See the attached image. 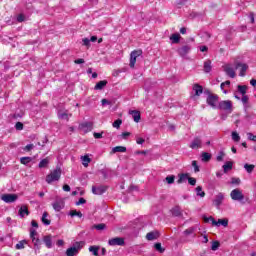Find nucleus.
Masks as SVG:
<instances>
[{
  "mask_svg": "<svg viewBox=\"0 0 256 256\" xmlns=\"http://www.w3.org/2000/svg\"><path fill=\"white\" fill-rule=\"evenodd\" d=\"M61 173L62 170L60 167H57L56 169L52 170L47 176H46V183L51 185V183L55 181H59L61 179Z\"/></svg>",
  "mask_w": 256,
  "mask_h": 256,
  "instance_id": "obj_1",
  "label": "nucleus"
},
{
  "mask_svg": "<svg viewBox=\"0 0 256 256\" xmlns=\"http://www.w3.org/2000/svg\"><path fill=\"white\" fill-rule=\"evenodd\" d=\"M81 249H83V243L76 242L72 247L66 250V255L67 256L79 255V251H81Z\"/></svg>",
  "mask_w": 256,
  "mask_h": 256,
  "instance_id": "obj_2",
  "label": "nucleus"
},
{
  "mask_svg": "<svg viewBox=\"0 0 256 256\" xmlns=\"http://www.w3.org/2000/svg\"><path fill=\"white\" fill-rule=\"evenodd\" d=\"M217 109H220L221 111H228V113H232L233 102H231L230 100L220 101Z\"/></svg>",
  "mask_w": 256,
  "mask_h": 256,
  "instance_id": "obj_3",
  "label": "nucleus"
},
{
  "mask_svg": "<svg viewBox=\"0 0 256 256\" xmlns=\"http://www.w3.org/2000/svg\"><path fill=\"white\" fill-rule=\"evenodd\" d=\"M206 103L212 107V109H217V103H219V96L217 94H209Z\"/></svg>",
  "mask_w": 256,
  "mask_h": 256,
  "instance_id": "obj_4",
  "label": "nucleus"
},
{
  "mask_svg": "<svg viewBox=\"0 0 256 256\" xmlns=\"http://www.w3.org/2000/svg\"><path fill=\"white\" fill-rule=\"evenodd\" d=\"M141 55H143V51L142 50H134L131 52L130 54V67L131 69L135 68V63H137V57H141Z\"/></svg>",
  "mask_w": 256,
  "mask_h": 256,
  "instance_id": "obj_5",
  "label": "nucleus"
},
{
  "mask_svg": "<svg viewBox=\"0 0 256 256\" xmlns=\"http://www.w3.org/2000/svg\"><path fill=\"white\" fill-rule=\"evenodd\" d=\"M230 197L233 201H243L245 199V195H243V192L239 188L232 190Z\"/></svg>",
  "mask_w": 256,
  "mask_h": 256,
  "instance_id": "obj_6",
  "label": "nucleus"
},
{
  "mask_svg": "<svg viewBox=\"0 0 256 256\" xmlns=\"http://www.w3.org/2000/svg\"><path fill=\"white\" fill-rule=\"evenodd\" d=\"M108 245L111 247H123L125 245V239L121 237H115L108 240Z\"/></svg>",
  "mask_w": 256,
  "mask_h": 256,
  "instance_id": "obj_7",
  "label": "nucleus"
},
{
  "mask_svg": "<svg viewBox=\"0 0 256 256\" xmlns=\"http://www.w3.org/2000/svg\"><path fill=\"white\" fill-rule=\"evenodd\" d=\"M223 71L228 77H230V79H235V77L237 76V74L235 73V68H233L231 64H225L223 66Z\"/></svg>",
  "mask_w": 256,
  "mask_h": 256,
  "instance_id": "obj_8",
  "label": "nucleus"
},
{
  "mask_svg": "<svg viewBox=\"0 0 256 256\" xmlns=\"http://www.w3.org/2000/svg\"><path fill=\"white\" fill-rule=\"evenodd\" d=\"M190 149H201V147H203V140L201 139V137H195L190 145H189Z\"/></svg>",
  "mask_w": 256,
  "mask_h": 256,
  "instance_id": "obj_9",
  "label": "nucleus"
},
{
  "mask_svg": "<svg viewBox=\"0 0 256 256\" xmlns=\"http://www.w3.org/2000/svg\"><path fill=\"white\" fill-rule=\"evenodd\" d=\"M17 194H4L1 196L2 201L5 203H15L17 201Z\"/></svg>",
  "mask_w": 256,
  "mask_h": 256,
  "instance_id": "obj_10",
  "label": "nucleus"
},
{
  "mask_svg": "<svg viewBox=\"0 0 256 256\" xmlns=\"http://www.w3.org/2000/svg\"><path fill=\"white\" fill-rule=\"evenodd\" d=\"M52 207L54 211L59 212L65 207V201H63V199H56V201L52 203Z\"/></svg>",
  "mask_w": 256,
  "mask_h": 256,
  "instance_id": "obj_11",
  "label": "nucleus"
},
{
  "mask_svg": "<svg viewBox=\"0 0 256 256\" xmlns=\"http://www.w3.org/2000/svg\"><path fill=\"white\" fill-rule=\"evenodd\" d=\"M105 191H107V186H92V193L94 195H103V193H105Z\"/></svg>",
  "mask_w": 256,
  "mask_h": 256,
  "instance_id": "obj_12",
  "label": "nucleus"
},
{
  "mask_svg": "<svg viewBox=\"0 0 256 256\" xmlns=\"http://www.w3.org/2000/svg\"><path fill=\"white\" fill-rule=\"evenodd\" d=\"M70 117H73V114H69V112L67 110L58 111V119H61L62 121H69Z\"/></svg>",
  "mask_w": 256,
  "mask_h": 256,
  "instance_id": "obj_13",
  "label": "nucleus"
},
{
  "mask_svg": "<svg viewBox=\"0 0 256 256\" xmlns=\"http://www.w3.org/2000/svg\"><path fill=\"white\" fill-rule=\"evenodd\" d=\"M223 199H225V195L223 193H219L218 195H216L213 201V205H215V207L219 209V207H221V204L223 203Z\"/></svg>",
  "mask_w": 256,
  "mask_h": 256,
  "instance_id": "obj_14",
  "label": "nucleus"
},
{
  "mask_svg": "<svg viewBox=\"0 0 256 256\" xmlns=\"http://www.w3.org/2000/svg\"><path fill=\"white\" fill-rule=\"evenodd\" d=\"M189 51H191V46L184 45L178 49V55H180V57H186Z\"/></svg>",
  "mask_w": 256,
  "mask_h": 256,
  "instance_id": "obj_15",
  "label": "nucleus"
},
{
  "mask_svg": "<svg viewBox=\"0 0 256 256\" xmlns=\"http://www.w3.org/2000/svg\"><path fill=\"white\" fill-rule=\"evenodd\" d=\"M192 89L194 91L193 97H200L203 94V86L199 84H194Z\"/></svg>",
  "mask_w": 256,
  "mask_h": 256,
  "instance_id": "obj_16",
  "label": "nucleus"
},
{
  "mask_svg": "<svg viewBox=\"0 0 256 256\" xmlns=\"http://www.w3.org/2000/svg\"><path fill=\"white\" fill-rule=\"evenodd\" d=\"M129 115H132L135 123H139L141 121V112L138 110H130Z\"/></svg>",
  "mask_w": 256,
  "mask_h": 256,
  "instance_id": "obj_17",
  "label": "nucleus"
},
{
  "mask_svg": "<svg viewBox=\"0 0 256 256\" xmlns=\"http://www.w3.org/2000/svg\"><path fill=\"white\" fill-rule=\"evenodd\" d=\"M18 215L23 219V217L29 215V208H27V205H22L18 211Z\"/></svg>",
  "mask_w": 256,
  "mask_h": 256,
  "instance_id": "obj_18",
  "label": "nucleus"
},
{
  "mask_svg": "<svg viewBox=\"0 0 256 256\" xmlns=\"http://www.w3.org/2000/svg\"><path fill=\"white\" fill-rule=\"evenodd\" d=\"M80 127H81V129H83V131H84L85 133H89V131H92V129H93V123H91V122H85V123H82V124L80 125Z\"/></svg>",
  "mask_w": 256,
  "mask_h": 256,
  "instance_id": "obj_19",
  "label": "nucleus"
},
{
  "mask_svg": "<svg viewBox=\"0 0 256 256\" xmlns=\"http://www.w3.org/2000/svg\"><path fill=\"white\" fill-rule=\"evenodd\" d=\"M105 87H107V80H102L95 85L94 89L95 91H102Z\"/></svg>",
  "mask_w": 256,
  "mask_h": 256,
  "instance_id": "obj_20",
  "label": "nucleus"
},
{
  "mask_svg": "<svg viewBox=\"0 0 256 256\" xmlns=\"http://www.w3.org/2000/svg\"><path fill=\"white\" fill-rule=\"evenodd\" d=\"M239 67H241L240 69V77H245V73H247V65L246 64H241V63H238L236 65V69H239Z\"/></svg>",
  "mask_w": 256,
  "mask_h": 256,
  "instance_id": "obj_21",
  "label": "nucleus"
},
{
  "mask_svg": "<svg viewBox=\"0 0 256 256\" xmlns=\"http://www.w3.org/2000/svg\"><path fill=\"white\" fill-rule=\"evenodd\" d=\"M159 237V232L155 231V232H149L146 235V239L148 241H155V239H157Z\"/></svg>",
  "mask_w": 256,
  "mask_h": 256,
  "instance_id": "obj_22",
  "label": "nucleus"
},
{
  "mask_svg": "<svg viewBox=\"0 0 256 256\" xmlns=\"http://www.w3.org/2000/svg\"><path fill=\"white\" fill-rule=\"evenodd\" d=\"M227 227V225H229V220L227 219H218V221H216V224H214V227Z\"/></svg>",
  "mask_w": 256,
  "mask_h": 256,
  "instance_id": "obj_23",
  "label": "nucleus"
},
{
  "mask_svg": "<svg viewBox=\"0 0 256 256\" xmlns=\"http://www.w3.org/2000/svg\"><path fill=\"white\" fill-rule=\"evenodd\" d=\"M185 181H189V175L188 174H179L177 183L181 185V183H185Z\"/></svg>",
  "mask_w": 256,
  "mask_h": 256,
  "instance_id": "obj_24",
  "label": "nucleus"
},
{
  "mask_svg": "<svg viewBox=\"0 0 256 256\" xmlns=\"http://www.w3.org/2000/svg\"><path fill=\"white\" fill-rule=\"evenodd\" d=\"M201 161H203V163H209V161H211V154L209 152H202Z\"/></svg>",
  "mask_w": 256,
  "mask_h": 256,
  "instance_id": "obj_25",
  "label": "nucleus"
},
{
  "mask_svg": "<svg viewBox=\"0 0 256 256\" xmlns=\"http://www.w3.org/2000/svg\"><path fill=\"white\" fill-rule=\"evenodd\" d=\"M171 212L174 217H181V215H183V213L181 212V207L179 206H175L174 208H172Z\"/></svg>",
  "mask_w": 256,
  "mask_h": 256,
  "instance_id": "obj_26",
  "label": "nucleus"
},
{
  "mask_svg": "<svg viewBox=\"0 0 256 256\" xmlns=\"http://www.w3.org/2000/svg\"><path fill=\"white\" fill-rule=\"evenodd\" d=\"M43 241L48 249H51L53 247V242L51 240V236H45Z\"/></svg>",
  "mask_w": 256,
  "mask_h": 256,
  "instance_id": "obj_27",
  "label": "nucleus"
},
{
  "mask_svg": "<svg viewBox=\"0 0 256 256\" xmlns=\"http://www.w3.org/2000/svg\"><path fill=\"white\" fill-rule=\"evenodd\" d=\"M127 151V147L124 146H116L112 149V153H125Z\"/></svg>",
  "mask_w": 256,
  "mask_h": 256,
  "instance_id": "obj_28",
  "label": "nucleus"
},
{
  "mask_svg": "<svg viewBox=\"0 0 256 256\" xmlns=\"http://www.w3.org/2000/svg\"><path fill=\"white\" fill-rule=\"evenodd\" d=\"M81 160H82V165H84V167H89V164L91 163V158H89L88 155L82 156Z\"/></svg>",
  "mask_w": 256,
  "mask_h": 256,
  "instance_id": "obj_29",
  "label": "nucleus"
},
{
  "mask_svg": "<svg viewBox=\"0 0 256 256\" xmlns=\"http://www.w3.org/2000/svg\"><path fill=\"white\" fill-rule=\"evenodd\" d=\"M47 217H49V213L44 212L41 221L45 225H51V220L47 219Z\"/></svg>",
  "mask_w": 256,
  "mask_h": 256,
  "instance_id": "obj_30",
  "label": "nucleus"
},
{
  "mask_svg": "<svg viewBox=\"0 0 256 256\" xmlns=\"http://www.w3.org/2000/svg\"><path fill=\"white\" fill-rule=\"evenodd\" d=\"M47 165H49V158H44L39 162L38 167L44 169Z\"/></svg>",
  "mask_w": 256,
  "mask_h": 256,
  "instance_id": "obj_31",
  "label": "nucleus"
},
{
  "mask_svg": "<svg viewBox=\"0 0 256 256\" xmlns=\"http://www.w3.org/2000/svg\"><path fill=\"white\" fill-rule=\"evenodd\" d=\"M211 60H207L206 62H204V71L205 73H211Z\"/></svg>",
  "mask_w": 256,
  "mask_h": 256,
  "instance_id": "obj_32",
  "label": "nucleus"
},
{
  "mask_svg": "<svg viewBox=\"0 0 256 256\" xmlns=\"http://www.w3.org/2000/svg\"><path fill=\"white\" fill-rule=\"evenodd\" d=\"M181 39V35L179 33L172 34L170 37V40L172 43H179V40Z\"/></svg>",
  "mask_w": 256,
  "mask_h": 256,
  "instance_id": "obj_33",
  "label": "nucleus"
},
{
  "mask_svg": "<svg viewBox=\"0 0 256 256\" xmlns=\"http://www.w3.org/2000/svg\"><path fill=\"white\" fill-rule=\"evenodd\" d=\"M97 231H105L107 229V225L105 223L96 224L93 226Z\"/></svg>",
  "mask_w": 256,
  "mask_h": 256,
  "instance_id": "obj_34",
  "label": "nucleus"
},
{
  "mask_svg": "<svg viewBox=\"0 0 256 256\" xmlns=\"http://www.w3.org/2000/svg\"><path fill=\"white\" fill-rule=\"evenodd\" d=\"M90 253H92L94 256H99V246H90L89 247Z\"/></svg>",
  "mask_w": 256,
  "mask_h": 256,
  "instance_id": "obj_35",
  "label": "nucleus"
},
{
  "mask_svg": "<svg viewBox=\"0 0 256 256\" xmlns=\"http://www.w3.org/2000/svg\"><path fill=\"white\" fill-rule=\"evenodd\" d=\"M223 169H224V173H227V171H231V169H233V162H226L223 165Z\"/></svg>",
  "mask_w": 256,
  "mask_h": 256,
  "instance_id": "obj_36",
  "label": "nucleus"
},
{
  "mask_svg": "<svg viewBox=\"0 0 256 256\" xmlns=\"http://www.w3.org/2000/svg\"><path fill=\"white\" fill-rule=\"evenodd\" d=\"M204 221L206 223H211V225H213L214 227H215V225H217V220H215V218H213V216L204 217Z\"/></svg>",
  "mask_w": 256,
  "mask_h": 256,
  "instance_id": "obj_37",
  "label": "nucleus"
},
{
  "mask_svg": "<svg viewBox=\"0 0 256 256\" xmlns=\"http://www.w3.org/2000/svg\"><path fill=\"white\" fill-rule=\"evenodd\" d=\"M244 169L247 173H251L252 171H255V165L246 163L244 164Z\"/></svg>",
  "mask_w": 256,
  "mask_h": 256,
  "instance_id": "obj_38",
  "label": "nucleus"
},
{
  "mask_svg": "<svg viewBox=\"0 0 256 256\" xmlns=\"http://www.w3.org/2000/svg\"><path fill=\"white\" fill-rule=\"evenodd\" d=\"M196 195L198 197H205V191H203V187L201 186L196 187Z\"/></svg>",
  "mask_w": 256,
  "mask_h": 256,
  "instance_id": "obj_39",
  "label": "nucleus"
},
{
  "mask_svg": "<svg viewBox=\"0 0 256 256\" xmlns=\"http://www.w3.org/2000/svg\"><path fill=\"white\" fill-rule=\"evenodd\" d=\"M232 141H235V143H239L241 141V136H239V133L232 132Z\"/></svg>",
  "mask_w": 256,
  "mask_h": 256,
  "instance_id": "obj_40",
  "label": "nucleus"
},
{
  "mask_svg": "<svg viewBox=\"0 0 256 256\" xmlns=\"http://www.w3.org/2000/svg\"><path fill=\"white\" fill-rule=\"evenodd\" d=\"M69 215L72 217H79L80 219H81V217H83V213H81L77 210L70 211Z\"/></svg>",
  "mask_w": 256,
  "mask_h": 256,
  "instance_id": "obj_41",
  "label": "nucleus"
},
{
  "mask_svg": "<svg viewBox=\"0 0 256 256\" xmlns=\"http://www.w3.org/2000/svg\"><path fill=\"white\" fill-rule=\"evenodd\" d=\"M229 85H231V81H229V80H227V81L221 83V85H220V88L222 89L223 93H225V95H226V93H227V90H224V89H225V86L229 87Z\"/></svg>",
  "mask_w": 256,
  "mask_h": 256,
  "instance_id": "obj_42",
  "label": "nucleus"
},
{
  "mask_svg": "<svg viewBox=\"0 0 256 256\" xmlns=\"http://www.w3.org/2000/svg\"><path fill=\"white\" fill-rule=\"evenodd\" d=\"M32 158L31 157H22L20 159V163H22V165H27L28 163H31Z\"/></svg>",
  "mask_w": 256,
  "mask_h": 256,
  "instance_id": "obj_43",
  "label": "nucleus"
},
{
  "mask_svg": "<svg viewBox=\"0 0 256 256\" xmlns=\"http://www.w3.org/2000/svg\"><path fill=\"white\" fill-rule=\"evenodd\" d=\"M123 123V120L117 119L116 121L113 122L112 127L115 129H119Z\"/></svg>",
  "mask_w": 256,
  "mask_h": 256,
  "instance_id": "obj_44",
  "label": "nucleus"
},
{
  "mask_svg": "<svg viewBox=\"0 0 256 256\" xmlns=\"http://www.w3.org/2000/svg\"><path fill=\"white\" fill-rule=\"evenodd\" d=\"M154 248L156 249V251H158V253H165V249L161 246V243H156L154 245Z\"/></svg>",
  "mask_w": 256,
  "mask_h": 256,
  "instance_id": "obj_45",
  "label": "nucleus"
},
{
  "mask_svg": "<svg viewBox=\"0 0 256 256\" xmlns=\"http://www.w3.org/2000/svg\"><path fill=\"white\" fill-rule=\"evenodd\" d=\"M238 91H239V93H241V95H246V93H247V86L238 85Z\"/></svg>",
  "mask_w": 256,
  "mask_h": 256,
  "instance_id": "obj_46",
  "label": "nucleus"
},
{
  "mask_svg": "<svg viewBox=\"0 0 256 256\" xmlns=\"http://www.w3.org/2000/svg\"><path fill=\"white\" fill-rule=\"evenodd\" d=\"M220 245L221 244L219 243V241H213L212 246H211L212 251H217V249H219Z\"/></svg>",
  "mask_w": 256,
  "mask_h": 256,
  "instance_id": "obj_47",
  "label": "nucleus"
},
{
  "mask_svg": "<svg viewBox=\"0 0 256 256\" xmlns=\"http://www.w3.org/2000/svg\"><path fill=\"white\" fill-rule=\"evenodd\" d=\"M192 167L194 168V173H199L200 169H199V165L197 164L196 160L192 161Z\"/></svg>",
  "mask_w": 256,
  "mask_h": 256,
  "instance_id": "obj_48",
  "label": "nucleus"
},
{
  "mask_svg": "<svg viewBox=\"0 0 256 256\" xmlns=\"http://www.w3.org/2000/svg\"><path fill=\"white\" fill-rule=\"evenodd\" d=\"M193 233H195V228L194 227H190V228H188V229H186L185 231H184V235H193Z\"/></svg>",
  "mask_w": 256,
  "mask_h": 256,
  "instance_id": "obj_49",
  "label": "nucleus"
},
{
  "mask_svg": "<svg viewBox=\"0 0 256 256\" xmlns=\"http://www.w3.org/2000/svg\"><path fill=\"white\" fill-rule=\"evenodd\" d=\"M84 47H91V40L89 38H83L82 39Z\"/></svg>",
  "mask_w": 256,
  "mask_h": 256,
  "instance_id": "obj_50",
  "label": "nucleus"
},
{
  "mask_svg": "<svg viewBox=\"0 0 256 256\" xmlns=\"http://www.w3.org/2000/svg\"><path fill=\"white\" fill-rule=\"evenodd\" d=\"M166 182L168 183V185H172V183H175V176H167Z\"/></svg>",
  "mask_w": 256,
  "mask_h": 256,
  "instance_id": "obj_51",
  "label": "nucleus"
},
{
  "mask_svg": "<svg viewBox=\"0 0 256 256\" xmlns=\"http://www.w3.org/2000/svg\"><path fill=\"white\" fill-rule=\"evenodd\" d=\"M224 157H225V152L220 151L216 157V161H223Z\"/></svg>",
  "mask_w": 256,
  "mask_h": 256,
  "instance_id": "obj_52",
  "label": "nucleus"
},
{
  "mask_svg": "<svg viewBox=\"0 0 256 256\" xmlns=\"http://www.w3.org/2000/svg\"><path fill=\"white\" fill-rule=\"evenodd\" d=\"M35 235H37V230L30 229V239H32V241H35Z\"/></svg>",
  "mask_w": 256,
  "mask_h": 256,
  "instance_id": "obj_53",
  "label": "nucleus"
},
{
  "mask_svg": "<svg viewBox=\"0 0 256 256\" xmlns=\"http://www.w3.org/2000/svg\"><path fill=\"white\" fill-rule=\"evenodd\" d=\"M247 137H248L249 141H254V142H256V135H253V133L248 132V133H247Z\"/></svg>",
  "mask_w": 256,
  "mask_h": 256,
  "instance_id": "obj_54",
  "label": "nucleus"
},
{
  "mask_svg": "<svg viewBox=\"0 0 256 256\" xmlns=\"http://www.w3.org/2000/svg\"><path fill=\"white\" fill-rule=\"evenodd\" d=\"M188 183H189V185L195 186L197 184V179H195L193 177H188Z\"/></svg>",
  "mask_w": 256,
  "mask_h": 256,
  "instance_id": "obj_55",
  "label": "nucleus"
},
{
  "mask_svg": "<svg viewBox=\"0 0 256 256\" xmlns=\"http://www.w3.org/2000/svg\"><path fill=\"white\" fill-rule=\"evenodd\" d=\"M16 131H23V124L21 122H17L15 124Z\"/></svg>",
  "mask_w": 256,
  "mask_h": 256,
  "instance_id": "obj_56",
  "label": "nucleus"
},
{
  "mask_svg": "<svg viewBox=\"0 0 256 256\" xmlns=\"http://www.w3.org/2000/svg\"><path fill=\"white\" fill-rule=\"evenodd\" d=\"M241 101L244 105H247L249 103V97L247 95H242Z\"/></svg>",
  "mask_w": 256,
  "mask_h": 256,
  "instance_id": "obj_57",
  "label": "nucleus"
},
{
  "mask_svg": "<svg viewBox=\"0 0 256 256\" xmlns=\"http://www.w3.org/2000/svg\"><path fill=\"white\" fill-rule=\"evenodd\" d=\"M16 249H25V241H20L16 244Z\"/></svg>",
  "mask_w": 256,
  "mask_h": 256,
  "instance_id": "obj_58",
  "label": "nucleus"
},
{
  "mask_svg": "<svg viewBox=\"0 0 256 256\" xmlns=\"http://www.w3.org/2000/svg\"><path fill=\"white\" fill-rule=\"evenodd\" d=\"M241 183V179L239 178H232L231 184L232 185H239Z\"/></svg>",
  "mask_w": 256,
  "mask_h": 256,
  "instance_id": "obj_59",
  "label": "nucleus"
},
{
  "mask_svg": "<svg viewBox=\"0 0 256 256\" xmlns=\"http://www.w3.org/2000/svg\"><path fill=\"white\" fill-rule=\"evenodd\" d=\"M25 21V16L23 14H20L17 16V22L18 23H23Z\"/></svg>",
  "mask_w": 256,
  "mask_h": 256,
  "instance_id": "obj_60",
  "label": "nucleus"
},
{
  "mask_svg": "<svg viewBox=\"0 0 256 256\" xmlns=\"http://www.w3.org/2000/svg\"><path fill=\"white\" fill-rule=\"evenodd\" d=\"M87 203V200L85 198H80L79 201L76 202V205H85Z\"/></svg>",
  "mask_w": 256,
  "mask_h": 256,
  "instance_id": "obj_61",
  "label": "nucleus"
},
{
  "mask_svg": "<svg viewBox=\"0 0 256 256\" xmlns=\"http://www.w3.org/2000/svg\"><path fill=\"white\" fill-rule=\"evenodd\" d=\"M33 147H35L33 144H28L25 146L24 151H31V149H33Z\"/></svg>",
  "mask_w": 256,
  "mask_h": 256,
  "instance_id": "obj_62",
  "label": "nucleus"
},
{
  "mask_svg": "<svg viewBox=\"0 0 256 256\" xmlns=\"http://www.w3.org/2000/svg\"><path fill=\"white\" fill-rule=\"evenodd\" d=\"M94 138L95 139H102L103 138V134L102 133L94 132Z\"/></svg>",
  "mask_w": 256,
  "mask_h": 256,
  "instance_id": "obj_63",
  "label": "nucleus"
},
{
  "mask_svg": "<svg viewBox=\"0 0 256 256\" xmlns=\"http://www.w3.org/2000/svg\"><path fill=\"white\" fill-rule=\"evenodd\" d=\"M136 143H137L138 145H143V143H145V139H143V138H137V139H136Z\"/></svg>",
  "mask_w": 256,
  "mask_h": 256,
  "instance_id": "obj_64",
  "label": "nucleus"
}]
</instances>
